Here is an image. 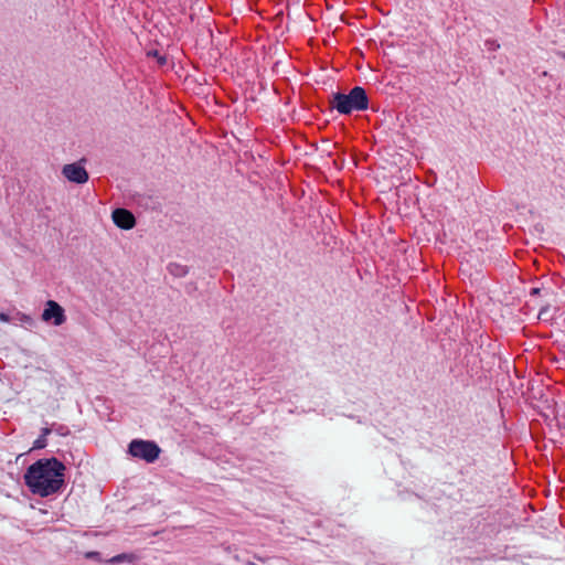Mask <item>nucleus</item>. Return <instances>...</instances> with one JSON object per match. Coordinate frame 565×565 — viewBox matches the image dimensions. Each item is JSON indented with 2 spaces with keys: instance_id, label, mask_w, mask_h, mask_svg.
<instances>
[{
  "instance_id": "nucleus-2",
  "label": "nucleus",
  "mask_w": 565,
  "mask_h": 565,
  "mask_svg": "<svg viewBox=\"0 0 565 565\" xmlns=\"http://www.w3.org/2000/svg\"><path fill=\"white\" fill-rule=\"evenodd\" d=\"M129 454L135 458L153 462L159 457L160 448L153 441L136 439L129 445Z\"/></svg>"
},
{
  "instance_id": "nucleus-4",
  "label": "nucleus",
  "mask_w": 565,
  "mask_h": 565,
  "mask_svg": "<svg viewBox=\"0 0 565 565\" xmlns=\"http://www.w3.org/2000/svg\"><path fill=\"white\" fill-rule=\"evenodd\" d=\"M64 309L54 300H49L42 313L44 322H52L54 326H61L65 322Z\"/></svg>"
},
{
  "instance_id": "nucleus-1",
  "label": "nucleus",
  "mask_w": 565,
  "mask_h": 565,
  "mask_svg": "<svg viewBox=\"0 0 565 565\" xmlns=\"http://www.w3.org/2000/svg\"><path fill=\"white\" fill-rule=\"evenodd\" d=\"M64 473L65 466L57 459H40L26 469L24 481L32 493L49 497L62 489Z\"/></svg>"
},
{
  "instance_id": "nucleus-8",
  "label": "nucleus",
  "mask_w": 565,
  "mask_h": 565,
  "mask_svg": "<svg viewBox=\"0 0 565 565\" xmlns=\"http://www.w3.org/2000/svg\"><path fill=\"white\" fill-rule=\"evenodd\" d=\"M124 561L131 562V561H134V556L128 555V554H120L110 559L111 563H118V562H124Z\"/></svg>"
},
{
  "instance_id": "nucleus-9",
  "label": "nucleus",
  "mask_w": 565,
  "mask_h": 565,
  "mask_svg": "<svg viewBox=\"0 0 565 565\" xmlns=\"http://www.w3.org/2000/svg\"><path fill=\"white\" fill-rule=\"evenodd\" d=\"M153 56H154V57H157L158 63H159L160 65L166 64V57H164V56L158 55V53H157V52H154V53H153Z\"/></svg>"
},
{
  "instance_id": "nucleus-6",
  "label": "nucleus",
  "mask_w": 565,
  "mask_h": 565,
  "mask_svg": "<svg viewBox=\"0 0 565 565\" xmlns=\"http://www.w3.org/2000/svg\"><path fill=\"white\" fill-rule=\"evenodd\" d=\"M115 224L124 230H130L135 226V216L125 209H117L113 212Z\"/></svg>"
},
{
  "instance_id": "nucleus-10",
  "label": "nucleus",
  "mask_w": 565,
  "mask_h": 565,
  "mask_svg": "<svg viewBox=\"0 0 565 565\" xmlns=\"http://www.w3.org/2000/svg\"><path fill=\"white\" fill-rule=\"evenodd\" d=\"M337 110L341 114H350L352 108H347V107H343V108H337Z\"/></svg>"
},
{
  "instance_id": "nucleus-7",
  "label": "nucleus",
  "mask_w": 565,
  "mask_h": 565,
  "mask_svg": "<svg viewBox=\"0 0 565 565\" xmlns=\"http://www.w3.org/2000/svg\"><path fill=\"white\" fill-rule=\"evenodd\" d=\"M50 431L51 430L49 428H44L43 429V435L34 441L32 449H42V448H44L46 446L45 436L49 435Z\"/></svg>"
},
{
  "instance_id": "nucleus-5",
  "label": "nucleus",
  "mask_w": 565,
  "mask_h": 565,
  "mask_svg": "<svg viewBox=\"0 0 565 565\" xmlns=\"http://www.w3.org/2000/svg\"><path fill=\"white\" fill-rule=\"evenodd\" d=\"M62 173L70 182L83 184L88 181V172L81 162L65 164Z\"/></svg>"
},
{
  "instance_id": "nucleus-3",
  "label": "nucleus",
  "mask_w": 565,
  "mask_h": 565,
  "mask_svg": "<svg viewBox=\"0 0 565 565\" xmlns=\"http://www.w3.org/2000/svg\"><path fill=\"white\" fill-rule=\"evenodd\" d=\"M369 103L364 88L356 86L349 94L335 93L330 106H366Z\"/></svg>"
}]
</instances>
